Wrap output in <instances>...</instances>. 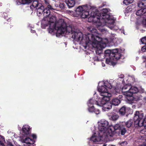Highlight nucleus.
<instances>
[{"instance_id": "f257e3e1", "label": "nucleus", "mask_w": 146, "mask_h": 146, "mask_svg": "<svg viewBox=\"0 0 146 146\" xmlns=\"http://www.w3.org/2000/svg\"><path fill=\"white\" fill-rule=\"evenodd\" d=\"M59 23L61 25L57 30V36H60L66 31L72 34V38L77 41L81 40L85 43L86 45H88L89 43H92L96 44L97 46L99 45L102 48H104L106 44L108 43V39L107 38H102L101 34L99 33L95 29H92L91 31L92 33H88L87 35H84L81 32H72L71 27L67 26L63 19H61Z\"/></svg>"}, {"instance_id": "f03ea898", "label": "nucleus", "mask_w": 146, "mask_h": 146, "mask_svg": "<svg viewBox=\"0 0 146 146\" xmlns=\"http://www.w3.org/2000/svg\"><path fill=\"white\" fill-rule=\"evenodd\" d=\"M83 18H88V21L89 22L98 23V26L102 27L108 23L112 24L115 22V19L111 16L107 9H104L101 13L96 10L95 11H92L90 14L88 11L84 10L80 15Z\"/></svg>"}, {"instance_id": "7ed1b4c3", "label": "nucleus", "mask_w": 146, "mask_h": 146, "mask_svg": "<svg viewBox=\"0 0 146 146\" xmlns=\"http://www.w3.org/2000/svg\"><path fill=\"white\" fill-rule=\"evenodd\" d=\"M59 19L58 21H56V17L51 15L47 17H44L43 18L42 23V26L44 28L52 24V25H56L58 29L60 25L61 24L59 23V21L61 19ZM58 29H57V30Z\"/></svg>"}, {"instance_id": "20e7f679", "label": "nucleus", "mask_w": 146, "mask_h": 146, "mask_svg": "<svg viewBox=\"0 0 146 146\" xmlns=\"http://www.w3.org/2000/svg\"><path fill=\"white\" fill-rule=\"evenodd\" d=\"M135 120V125L136 127L143 126L144 121L146 120V117L144 118L143 113L141 111H136L134 117Z\"/></svg>"}, {"instance_id": "39448f33", "label": "nucleus", "mask_w": 146, "mask_h": 146, "mask_svg": "<svg viewBox=\"0 0 146 146\" xmlns=\"http://www.w3.org/2000/svg\"><path fill=\"white\" fill-rule=\"evenodd\" d=\"M105 55L106 56H108L109 57L107 58L106 60V62H107L108 63L109 62V61L110 60V59L113 58L112 57H116L115 58H117V56H118V57H119L120 56V53L118 52V50L117 49H113L112 51H111L109 50H107L105 51Z\"/></svg>"}, {"instance_id": "423d86ee", "label": "nucleus", "mask_w": 146, "mask_h": 146, "mask_svg": "<svg viewBox=\"0 0 146 146\" xmlns=\"http://www.w3.org/2000/svg\"><path fill=\"white\" fill-rule=\"evenodd\" d=\"M113 128L115 130H118L119 134L121 135H124L127 131L125 127L121 124H116L114 126Z\"/></svg>"}, {"instance_id": "0eeeda50", "label": "nucleus", "mask_w": 146, "mask_h": 146, "mask_svg": "<svg viewBox=\"0 0 146 146\" xmlns=\"http://www.w3.org/2000/svg\"><path fill=\"white\" fill-rule=\"evenodd\" d=\"M31 129L29 125H25L23 126L22 128L23 133L27 137H29L30 135Z\"/></svg>"}, {"instance_id": "6e6552de", "label": "nucleus", "mask_w": 146, "mask_h": 146, "mask_svg": "<svg viewBox=\"0 0 146 146\" xmlns=\"http://www.w3.org/2000/svg\"><path fill=\"white\" fill-rule=\"evenodd\" d=\"M109 119L111 120L115 121L117 120L119 118V116L114 112H111L108 114Z\"/></svg>"}, {"instance_id": "1a4fd4ad", "label": "nucleus", "mask_w": 146, "mask_h": 146, "mask_svg": "<svg viewBox=\"0 0 146 146\" xmlns=\"http://www.w3.org/2000/svg\"><path fill=\"white\" fill-rule=\"evenodd\" d=\"M52 24H50L49 25V28H48V32L50 33H52L53 32H56V35L57 32V26L56 25H52Z\"/></svg>"}, {"instance_id": "9d476101", "label": "nucleus", "mask_w": 146, "mask_h": 146, "mask_svg": "<svg viewBox=\"0 0 146 146\" xmlns=\"http://www.w3.org/2000/svg\"><path fill=\"white\" fill-rule=\"evenodd\" d=\"M104 133L106 134V135L108 136L112 137L115 133L114 130H112L110 127L107 128Z\"/></svg>"}, {"instance_id": "9b49d317", "label": "nucleus", "mask_w": 146, "mask_h": 146, "mask_svg": "<svg viewBox=\"0 0 146 146\" xmlns=\"http://www.w3.org/2000/svg\"><path fill=\"white\" fill-rule=\"evenodd\" d=\"M139 92V89L136 87L134 86H131L129 92L127 93L128 95H133V94L137 93Z\"/></svg>"}, {"instance_id": "f8f14e48", "label": "nucleus", "mask_w": 146, "mask_h": 146, "mask_svg": "<svg viewBox=\"0 0 146 146\" xmlns=\"http://www.w3.org/2000/svg\"><path fill=\"white\" fill-rule=\"evenodd\" d=\"M32 5L30 6V8L33 10V9L35 8L36 9L37 7L41 5L42 4L39 3L37 0H32Z\"/></svg>"}, {"instance_id": "ddd939ff", "label": "nucleus", "mask_w": 146, "mask_h": 146, "mask_svg": "<svg viewBox=\"0 0 146 146\" xmlns=\"http://www.w3.org/2000/svg\"><path fill=\"white\" fill-rule=\"evenodd\" d=\"M131 86V84H128L124 85L122 88V91L123 92L125 93V95H126L127 92H129Z\"/></svg>"}, {"instance_id": "4468645a", "label": "nucleus", "mask_w": 146, "mask_h": 146, "mask_svg": "<svg viewBox=\"0 0 146 146\" xmlns=\"http://www.w3.org/2000/svg\"><path fill=\"white\" fill-rule=\"evenodd\" d=\"M134 119V118H133ZM134 122H133V120L132 119H129L125 123V125L126 126L127 128H130V127H133V125L135 127H139V126L136 127L135 125V120L134 119Z\"/></svg>"}, {"instance_id": "2eb2a0df", "label": "nucleus", "mask_w": 146, "mask_h": 146, "mask_svg": "<svg viewBox=\"0 0 146 146\" xmlns=\"http://www.w3.org/2000/svg\"><path fill=\"white\" fill-rule=\"evenodd\" d=\"M121 54L120 53V56H119V57H118V56H117L116 57H117V58H115L116 57H112L113 58H112L111 59H110L111 60H110V61H109V62L108 63L107 62H106V63L107 64H111L113 66H114L115 65H116V62H113V60H118L121 57Z\"/></svg>"}, {"instance_id": "dca6fc26", "label": "nucleus", "mask_w": 146, "mask_h": 146, "mask_svg": "<svg viewBox=\"0 0 146 146\" xmlns=\"http://www.w3.org/2000/svg\"><path fill=\"white\" fill-rule=\"evenodd\" d=\"M22 142L26 143L28 144L33 145L34 143L35 142V141L29 137H27L25 139L22 140Z\"/></svg>"}, {"instance_id": "f3484780", "label": "nucleus", "mask_w": 146, "mask_h": 146, "mask_svg": "<svg viewBox=\"0 0 146 146\" xmlns=\"http://www.w3.org/2000/svg\"><path fill=\"white\" fill-rule=\"evenodd\" d=\"M101 96H103V98L106 100H109L110 99V97L111 96V94L108 92V90L104 92H102L100 93Z\"/></svg>"}, {"instance_id": "a211bd4d", "label": "nucleus", "mask_w": 146, "mask_h": 146, "mask_svg": "<svg viewBox=\"0 0 146 146\" xmlns=\"http://www.w3.org/2000/svg\"><path fill=\"white\" fill-rule=\"evenodd\" d=\"M112 108L111 103L109 102H107L102 107V110L104 111H108L111 109Z\"/></svg>"}, {"instance_id": "6ab92c4d", "label": "nucleus", "mask_w": 146, "mask_h": 146, "mask_svg": "<svg viewBox=\"0 0 146 146\" xmlns=\"http://www.w3.org/2000/svg\"><path fill=\"white\" fill-rule=\"evenodd\" d=\"M127 108L125 106H124L119 109V113L120 115L123 116L127 112Z\"/></svg>"}, {"instance_id": "aec40b11", "label": "nucleus", "mask_w": 146, "mask_h": 146, "mask_svg": "<svg viewBox=\"0 0 146 146\" xmlns=\"http://www.w3.org/2000/svg\"><path fill=\"white\" fill-rule=\"evenodd\" d=\"M65 3L70 8L74 6L75 2L74 0H65Z\"/></svg>"}, {"instance_id": "412c9836", "label": "nucleus", "mask_w": 146, "mask_h": 146, "mask_svg": "<svg viewBox=\"0 0 146 146\" xmlns=\"http://www.w3.org/2000/svg\"><path fill=\"white\" fill-rule=\"evenodd\" d=\"M126 95L127 96V102L128 103L132 104L134 103V97L132 96L133 95H128L127 93Z\"/></svg>"}, {"instance_id": "4be33fe9", "label": "nucleus", "mask_w": 146, "mask_h": 146, "mask_svg": "<svg viewBox=\"0 0 146 146\" xmlns=\"http://www.w3.org/2000/svg\"><path fill=\"white\" fill-rule=\"evenodd\" d=\"M84 10V8L82 6H79L75 10V13L77 15L76 16L77 17L78 15H80Z\"/></svg>"}, {"instance_id": "5701e85b", "label": "nucleus", "mask_w": 146, "mask_h": 146, "mask_svg": "<svg viewBox=\"0 0 146 146\" xmlns=\"http://www.w3.org/2000/svg\"><path fill=\"white\" fill-rule=\"evenodd\" d=\"M108 100H106L104 98H102V99L99 100L98 102L96 101V102L97 103V104L98 106L103 107L104 104L108 102Z\"/></svg>"}, {"instance_id": "b1692460", "label": "nucleus", "mask_w": 146, "mask_h": 146, "mask_svg": "<svg viewBox=\"0 0 146 146\" xmlns=\"http://www.w3.org/2000/svg\"><path fill=\"white\" fill-rule=\"evenodd\" d=\"M8 14L7 13L5 12L0 13V17H4V19L7 21L8 22H10L11 20V17L8 18Z\"/></svg>"}, {"instance_id": "393cba45", "label": "nucleus", "mask_w": 146, "mask_h": 146, "mask_svg": "<svg viewBox=\"0 0 146 146\" xmlns=\"http://www.w3.org/2000/svg\"><path fill=\"white\" fill-rule=\"evenodd\" d=\"M138 5L142 9L146 8V0H142L139 1Z\"/></svg>"}, {"instance_id": "a878e982", "label": "nucleus", "mask_w": 146, "mask_h": 146, "mask_svg": "<svg viewBox=\"0 0 146 146\" xmlns=\"http://www.w3.org/2000/svg\"><path fill=\"white\" fill-rule=\"evenodd\" d=\"M146 13V8L142 9L141 8L137 10L136 13V15H137L141 16L143 15Z\"/></svg>"}, {"instance_id": "bb28decb", "label": "nucleus", "mask_w": 146, "mask_h": 146, "mask_svg": "<svg viewBox=\"0 0 146 146\" xmlns=\"http://www.w3.org/2000/svg\"><path fill=\"white\" fill-rule=\"evenodd\" d=\"M44 7L42 4L41 5H40V6L36 9H37V14H39V15L42 14L44 11Z\"/></svg>"}, {"instance_id": "cd10ccee", "label": "nucleus", "mask_w": 146, "mask_h": 146, "mask_svg": "<svg viewBox=\"0 0 146 146\" xmlns=\"http://www.w3.org/2000/svg\"><path fill=\"white\" fill-rule=\"evenodd\" d=\"M121 102V101L117 98H113L111 100V105H113L115 106L118 105Z\"/></svg>"}, {"instance_id": "c85d7f7f", "label": "nucleus", "mask_w": 146, "mask_h": 146, "mask_svg": "<svg viewBox=\"0 0 146 146\" xmlns=\"http://www.w3.org/2000/svg\"><path fill=\"white\" fill-rule=\"evenodd\" d=\"M50 12L49 9L44 8V11L43 12V15L45 17H47L51 15H50Z\"/></svg>"}, {"instance_id": "c756f323", "label": "nucleus", "mask_w": 146, "mask_h": 146, "mask_svg": "<svg viewBox=\"0 0 146 146\" xmlns=\"http://www.w3.org/2000/svg\"><path fill=\"white\" fill-rule=\"evenodd\" d=\"M107 127H104V126L100 124H99V126L98 127V129L99 131L101 132H103L104 133L105 132V131L107 129Z\"/></svg>"}, {"instance_id": "7c9ffc66", "label": "nucleus", "mask_w": 146, "mask_h": 146, "mask_svg": "<svg viewBox=\"0 0 146 146\" xmlns=\"http://www.w3.org/2000/svg\"><path fill=\"white\" fill-rule=\"evenodd\" d=\"M98 91L102 93V92H104L108 90V89L105 87L104 85L102 86L101 87H100L98 89Z\"/></svg>"}, {"instance_id": "2f4dec72", "label": "nucleus", "mask_w": 146, "mask_h": 146, "mask_svg": "<svg viewBox=\"0 0 146 146\" xmlns=\"http://www.w3.org/2000/svg\"><path fill=\"white\" fill-rule=\"evenodd\" d=\"M90 140L91 141H93L94 142L96 143L98 142L100 139L97 136L92 135L90 139Z\"/></svg>"}, {"instance_id": "473e14b6", "label": "nucleus", "mask_w": 146, "mask_h": 146, "mask_svg": "<svg viewBox=\"0 0 146 146\" xmlns=\"http://www.w3.org/2000/svg\"><path fill=\"white\" fill-rule=\"evenodd\" d=\"M99 124L107 128L108 127V121L104 120H101Z\"/></svg>"}, {"instance_id": "72a5a7b5", "label": "nucleus", "mask_w": 146, "mask_h": 146, "mask_svg": "<svg viewBox=\"0 0 146 146\" xmlns=\"http://www.w3.org/2000/svg\"><path fill=\"white\" fill-rule=\"evenodd\" d=\"M104 85L106 88H107L111 89L112 88V86L111 84L108 82V81H106L104 83Z\"/></svg>"}, {"instance_id": "f704fd0d", "label": "nucleus", "mask_w": 146, "mask_h": 146, "mask_svg": "<svg viewBox=\"0 0 146 146\" xmlns=\"http://www.w3.org/2000/svg\"><path fill=\"white\" fill-rule=\"evenodd\" d=\"M32 2V0H21L22 4L23 5L29 4Z\"/></svg>"}, {"instance_id": "c9c22d12", "label": "nucleus", "mask_w": 146, "mask_h": 146, "mask_svg": "<svg viewBox=\"0 0 146 146\" xmlns=\"http://www.w3.org/2000/svg\"><path fill=\"white\" fill-rule=\"evenodd\" d=\"M133 0H124L123 3L126 5H128L132 3Z\"/></svg>"}, {"instance_id": "e433bc0d", "label": "nucleus", "mask_w": 146, "mask_h": 146, "mask_svg": "<svg viewBox=\"0 0 146 146\" xmlns=\"http://www.w3.org/2000/svg\"><path fill=\"white\" fill-rule=\"evenodd\" d=\"M4 26L8 30L9 29V27H10V28H11V26L10 25V24L9 23H7L6 22L4 23Z\"/></svg>"}, {"instance_id": "4c0bfd02", "label": "nucleus", "mask_w": 146, "mask_h": 146, "mask_svg": "<svg viewBox=\"0 0 146 146\" xmlns=\"http://www.w3.org/2000/svg\"><path fill=\"white\" fill-rule=\"evenodd\" d=\"M94 100L92 99H90L88 102V106H93L94 103Z\"/></svg>"}, {"instance_id": "58836bf2", "label": "nucleus", "mask_w": 146, "mask_h": 146, "mask_svg": "<svg viewBox=\"0 0 146 146\" xmlns=\"http://www.w3.org/2000/svg\"><path fill=\"white\" fill-rule=\"evenodd\" d=\"M59 7L61 9H64L65 7V4L64 3H60V4L59 5Z\"/></svg>"}, {"instance_id": "ea45409f", "label": "nucleus", "mask_w": 146, "mask_h": 146, "mask_svg": "<svg viewBox=\"0 0 146 146\" xmlns=\"http://www.w3.org/2000/svg\"><path fill=\"white\" fill-rule=\"evenodd\" d=\"M94 107L93 106H89L88 108V110L89 111L91 112H93L94 111Z\"/></svg>"}, {"instance_id": "a19ab883", "label": "nucleus", "mask_w": 146, "mask_h": 146, "mask_svg": "<svg viewBox=\"0 0 146 146\" xmlns=\"http://www.w3.org/2000/svg\"><path fill=\"white\" fill-rule=\"evenodd\" d=\"M141 41L142 44L146 45V36L142 38L141 39Z\"/></svg>"}, {"instance_id": "79ce46f5", "label": "nucleus", "mask_w": 146, "mask_h": 146, "mask_svg": "<svg viewBox=\"0 0 146 146\" xmlns=\"http://www.w3.org/2000/svg\"><path fill=\"white\" fill-rule=\"evenodd\" d=\"M45 8H46L47 9H49L50 10H55V9L53 8L49 4L47 5V7H46Z\"/></svg>"}, {"instance_id": "37998d69", "label": "nucleus", "mask_w": 146, "mask_h": 146, "mask_svg": "<svg viewBox=\"0 0 146 146\" xmlns=\"http://www.w3.org/2000/svg\"><path fill=\"white\" fill-rule=\"evenodd\" d=\"M141 98L138 96L134 97V102H135V101H138L140 100Z\"/></svg>"}, {"instance_id": "c03bdc74", "label": "nucleus", "mask_w": 146, "mask_h": 146, "mask_svg": "<svg viewBox=\"0 0 146 146\" xmlns=\"http://www.w3.org/2000/svg\"><path fill=\"white\" fill-rule=\"evenodd\" d=\"M94 112L96 114H98L100 113V111L98 109H95L94 108Z\"/></svg>"}, {"instance_id": "a18cd8bd", "label": "nucleus", "mask_w": 146, "mask_h": 146, "mask_svg": "<svg viewBox=\"0 0 146 146\" xmlns=\"http://www.w3.org/2000/svg\"><path fill=\"white\" fill-rule=\"evenodd\" d=\"M141 51L143 52H146V45L141 48Z\"/></svg>"}, {"instance_id": "49530a36", "label": "nucleus", "mask_w": 146, "mask_h": 146, "mask_svg": "<svg viewBox=\"0 0 146 146\" xmlns=\"http://www.w3.org/2000/svg\"><path fill=\"white\" fill-rule=\"evenodd\" d=\"M16 2L17 5H20L22 4L21 0H16Z\"/></svg>"}, {"instance_id": "de8ad7c7", "label": "nucleus", "mask_w": 146, "mask_h": 146, "mask_svg": "<svg viewBox=\"0 0 146 146\" xmlns=\"http://www.w3.org/2000/svg\"><path fill=\"white\" fill-rule=\"evenodd\" d=\"M139 92L140 93H143L145 92V90L144 89L141 87L139 89Z\"/></svg>"}, {"instance_id": "09e8293b", "label": "nucleus", "mask_w": 146, "mask_h": 146, "mask_svg": "<svg viewBox=\"0 0 146 146\" xmlns=\"http://www.w3.org/2000/svg\"><path fill=\"white\" fill-rule=\"evenodd\" d=\"M32 136L33 139V140L34 139H36V137H37L36 135L35 134H33L32 135Z\"/></svg>"}, {"instance_id": "8fccbe9b", "label": "nucleus", "mask_w": 146, "mask_h": 146, "mask_svg": "<svg viewBox=\"0 0 146 146\" xmlns=\"http://www.w3.org/2000/svg\"><path fill=\"white\" fill-rule=\"evenodd\" d=\"M143 23L145 27H146V19L143 21Z\"/></svg>"}, {"instance_id": "3c124183", "label": "nucleus", "mask_w": 146, "mask_h": 146, "mask_svg": "<svg viewBox=\"0 0 146 146\" xmlns=\"http://www.w3.org/2000/svg\"><path fill=\"white\" fill-rule=\"evenodd\" d=\"M127 10H129L130 11H131L132 10V9L131 8V7L128 6L127 8Z\"/></svg>"}, {"instance_id": "603ef678", "label": "nucleus", "mask_w": 146, "mask_h": 146, "mask_svg": "<svg viewBox=\"0 0 146 146\" xmlns=\"http://www.w3.org/2000/svg\"><path fill=\"white\" fill-rule=\"evenodd\" d=\"M142 58L143 59L146 60V55L143 56H142Z\"/></svg>"}, {"instance_id": "864d4df0", "label": "nucleus", "mask_w": 146, "mask_h": 146, "mask_svg": "<svg viewBox=\"0 0 146 146\" xmlns=\"http://www.w3.org/2000/svg\"><path fill=\"white\" fill-rule=\"evenodd\" d=\"M45 3L46 5H48V4H49L48 1H47L46 0H45Z\"/></svg>"}, {"instance_id": "5fc2aeb1", "label": "nucleus", "mask_w": 146, "mask_h": 146, "mask_svg": "<svg viewBox=\"0 0 146 146\" xmlns=\"http://www.w3.org/2000/svg\"><path fill=\"white\" fill-rule=\"evenodd\" d=\"M124 75L122 74V75H121V76L120 77V78H124Z\"/></svg>"}, {"instance_id": "6e6d98bb", "label": "nucleus", "mask_w": 146, "mask_h": 146, "mask_svg": "<svg viewBox=\"0 0 146 146\" xmlns=\"http://www.w3.org/2000/svg\"><path fill=\"white\" fill-rule=\"evenodd\" d=\"M31 32L33 33H35L36 31L35 30H31Z\"/></svg>"}, {"instance_id": "4d7b16f0", "label": "nucleus", "mask_w": 146, "mask_h": 146, "mask_svg": "<svg viewBox=\"0 0 146 146\" xmlns=\"http://www.w3.org/2000/svg\"><path fill=\"white\" fill-rule=\"evenodd\" d=\"M122 96H121V95H119V98H122Z\"/></svg>"}, {"instance_id": "13d9d810", "label": "nucleus", "mask_w": 146, "mask_h": 146, "mask_svg": "<svg viewBox=\"0 0 146 146\" xmlns=\"http://www.w3.org/2000/svg\"><path fill=\"white\" fill-rule=\"evenodd\" d=\"M2 4L1 3H0V6H2Z\"/></svg>"}, {"instance_id": "bf43d9fd", "label": "nucleus", "mask_w": 146, "mask_h": 146, "mask_svg": "<svg viewBox=\"0 0 146 146\" xmlns=\"http://www.w3.org/2000/svg\"><path fill=\"white\" fill-rule=\"evenodd\" d=\"M84 46L85 47V49L87 48V46Z\"/></svg>"}, {"instance_id": "052dcab7", "label": "nucleus", "mask_w": 146, "mask_h": 146, "mask_svg": "<svg viewBox=\"0 0 146 146\" xmlns=\"http://www.w3.org/2000/svg\"><path fill=\"white\" fill-rule=\"evenodd\" d=\"M103 146H106V144H104L103 145Z\"/></svg>"}, {"instance_id": "680f3d73", "label": "nucleus", "mask_w": 146, "mask_h": 146, "mask_svg": "<svg viewBox=\"0 0 146 146\" xmlns=\"http://www.w3.org/2000/svg\"><path fill=\"white\" fill-rule=\"evenodd\" d=\"M96 53H97H97H98V52H97V51H96Z\"/></svg>"}, {"instance_id": "e2e57ef3", "label": "nucleus", "mask_w": 146, "mask_h": 146, "mask_svg": "<svg viewBox=\"0 0 146 146\" xmlns=\"http://www.w3.org/2000/svg\"><path fill=\"white\" fill-rule=\"evenodd\" d=\"M145 100H146V97L145 98Z\"/></svg>"}]
</instances>
